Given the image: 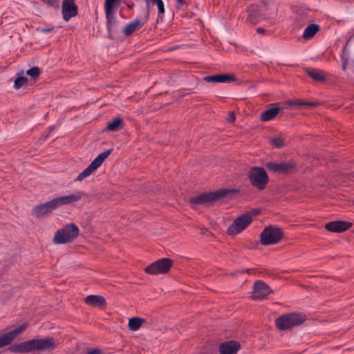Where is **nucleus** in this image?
<instances>
[{
  "instance_id": "27",
  "label": "nucleus",
  "mask_w": 354,
  "mask_h": 354,
  "mask_svg": "<svg viewBox=\"0 0 354 354\" xmlns=\"http://www.w3.org/2000/svg\"><path fill=\"white\" fill-rule=\"evenodd\" d=\"M23 74V71H21V73H17V75L18 77L16 78L14 83V87L17 90L21 88L24 84L28 83V78L22 76Z\"/></svg>"
},
{
  "instance_id": "37",
  "label": "nucleus",
  "mask_w": 354,
  "mask_h": 354,
  "mask_svg": "<svg viewBox=\"0 0 354 354\" xmlns=\"http://www.w3.org/2000/svg\"><path fill=\"white\" fill-rule=\"evenodd\" d=\"M236 119L235 114L233 112H230L228 114L227 120L230 122H233Z\"/></svg>"
},
{
  "instance_id": "12",
  "label": "nucleus",
  "mask_w": 354,
  "mask_h": 354,
  "mask_svg": "<svg viewBox=\"0 0 354 354\" xmlns=\"http://www.w3.org/2000/svg\"><path fill=\"white\" fill-rule=\"evenodd\" d=\"M272 293H274V291L264 281L258 280L254 283L252 292V299L263 300L266 298L268 295Z\"/></svg>"
},
{
  "instance_id": "19",
  "label": "nucleus",
  "mask_w": 354,
  "mask_h": 354,
  "mask_svg": "<svg viewBox=\"0 0 354 354\" xmlns=\"http://www.w3.org/2000/svg\"><path fill=\"white\" fill-rule=\"evenodd\" d=\"M84 301L86 304L93 307H97L101 309H104L106 307V299L101 295H88L84 299Z\"/></svg>"
},
{
  "instance_id": "36",
  "label": "nucleus",
  "mask_w": 354,
  "mask_h": 354,
  "mask_svg": "<svg viewBox=\"0 0 354 354\" xmlns=\"http://www.w3.org/2000/svg\"><path fill=\"white\" fill-rule=\"evenodd\" d=\"M86 354H102V351L100 348H93L88 351Z\"/></svg>"
},
{
  "instance_id": "13",
  "label": "nucleus",
  "mask_w": 354,
  "mask_h": 354,
  "mask_svg": "<svg viewBox=\"0 0 354 354\" xmlns=\"http://www.w3.org/2000/svg\"><path fill=\"white\" fill-rule=\"evenodd\" d=\"M107 21L106 28L109 32V38L115 39V34L118 32V21L115 16V9H104Z\"/></svg>"
},
{
  "instance_id": "22",
  "label": "nucleus",
  "mask_w": 354,
  "mask_h": 354,
  "mask_svg": "<svg viewBox=\"0 0 354 354\" xmlns=\"http://www.w3.org/2000/svg\"><path fill=\"white\" fill-rule=\"evenodd\" d=\"M123 124L122 118L120 117L114 118L111 122H108L105 130L113 132L118 131L122 128Z\"/></svg>"
},
{
  "instance_id": "4",
  "label": "nucleus",
  "mask_w": 354,
  "mask_h": 354,
  "mask_svg": "<svg viewBox=\"0 0 354 354\" xmlns=\"http://www.w3.org/2000/svg\"><path fill=\"white\" fill-rule=\"evenodd\" d=\"M80 230L74 223H71L59 229L55 234L53 242L65 244L73 242L79 235Z\"/></svg>"
},
{
  "instance_id": "8",
  "label": "nucleus",
  "mask_w": 354,
  "mask_h": 354,
  "mask_svg": "<svg viewBox=\"0 0 354 354\" xmlns=\"http://www.w3.org/2000/svg\"><path fill=\"white\" fill-rule=\"evenodd\" d=\"M265 6L252 4L248 7L247 10L241 15L242 21L245 23L252 25L257 24L261 20L265 19L263 17V12L265 11Z\"/></svg>"
},
{
  "instance_id": "6",
  "label": "nucleus",
  "mask_w": 354,
  "mask_h": 354,
  "mask_svg": "<svg viewBox=\"0 0 354 354\" xmlns=\"http://www.w3.org/2000/svg\"><path fill=\"white\" fill-rule=\"evenodd\" d=\"M248 178L252 186L259 190H263L269 182V176L265 169L261 167H251L248 173Z\"/></svg>"
},
{
  "instance_id": "30",
  "label": "nucleus",
  "mask_w": 354,
  "mask_h": 354,
  "mask_svg": "<svg viewBox=\"0 0 354 354\" xmlns=\"http://www.w3.org/2000/svg\"><path fill=\"white\" fill-rule=\"evenodd\" d=\"M270 142L277 149L282 148L285 145L284 140L281 138H272Z\"/></svg>"
},
{
  "instance_id": "39",
  "label": "nucleus",
  "mask_w": 354,
  "mask_h": 354,
  "mask_svg": "<svg viewBox=\"0 0 354 354\" xmlns=\"http://www.w3.org/2000/svg\"><path fill=\"white\" fill-rule=\"evenodd\" d=\"M256 32L258 33V34H264L266 32V30L263 28H257L256 30Z\"/></svg>"
},
{
  "instance_id": "14",
  "label": "nucleus",
  "mask_w": 354,
  "mask_h": 354,
  "mask_svg": "<svg viewBox=\"0 0 354 354\" xmlns=\"http://www.w3.org/2000/svg\"><path fill=\"white\" fill-rule=\"evenodd\" d=\"M62 14L65 21H68L72 17L77 15L78 8L75 3V0H63Z\"/></svg>"
},
{
  "instance_id": "17",
  "label": "nucleus",
  "mask_w": 354,
  "mask_h": 354,
  "mask_svg": "<svg viewBox=\"0 0 354 354\" xmlns=\"http://www.w3.org/2000/svg\"><path fill=\"white\" fill-rule=\"evenodd\" d=\"M240 348L241 345L238 342L231 340L221 343L218 351L220 354H236Z\"/></svg>"
},
{
  "instance_id": "32",
  "label": "nucleus",
  "mask_w": 354,
  "mask_h": 354,
  "mask_svg": "<svg viewBox=\"0 0 354 354\" xmlns=\"http://www.w3.org/2000/svg\"><path fill=\"white\" fill-rule=\"evenodd\" d=\"M26 327H27V324H23L22 325H21L20 326L15 328L14 330H11L10 332L12 333L13 337L15 339L17 335H19L24 330H26Z\"/></svg>"
},
{
  "instance_id": "31",
  "label": "nucleus",
  "mask_w": 354,
  "mask_h": 354,
  "mask_svg": "<svg viewBox=\"0 0 354 354\" xmlns=\"http://www.w3.org/2000/svg\"><path fill=\"white\" fill-rule=\"evenodd\" d=\"M156 6H157L158 10V17L162 21L163 19L162 15L165 12V6H164L163 1L162 0H156Z\"/></svg>"
},
{
  "instance_id": "34",
  "label": "nucleus",
  "mask_w": 354,
  "mask_h": 354,
  "mask_svg": "<svg viewBox=\"0 0 354 354\" xmlns=\"http://www.w3.org/2000/svg\"><path fill=\"white\" fill-rule=\"evenodd\" d=\"M146 272L154 274H155V262L151 263L149 266L145 268Z\"/></svg>"
},
{
  "instance_id": "20",
  "label": "nucleus",
  "mask_w": 354,
  "mask_h": 354,
  "mask_svg": "<svg viewBox=\"0 0 354 354\" xmlns=\"http://www.w3.org/2000/svg\"><path fill=\"white\" fill-rule=\"evenodd\" d=\"M274 106L269 108L261 113L260 115V120L263 122H267L273 120L279 113L281 109L279 106H276V104H271Z\"/></svg>"
},
{
  "instance_id": "26",
  "label": "nucleus",
  "mask_w": 354,
  "mask_h": 354,
  "mask_svg": "<svg viewBox=\"0 0 354 354\" xmlns=\"http://www.w3.org/2000/svg\"><path fill=\"white\" fill-rule=\"evenodd\" d=\"M15 339L12 333L10 331L0 336V348L10 345Z\"/></svg>"
},
{
  "instance_id": "16",
  "label": "nucleus",
  "mask_w": 354,
  "mask_h": 354,
  "mask_svg": "<svg viewBox=\"0 0 354 354\" xmlns=\"http://www.w3.org/2000/svg\"><path fill=\"white\" fill-rule=\"evenodd\" d=\"M203 80L208 83L232 82L236 80V77L232 74H218L206 75L203 77Z\"/></svg>"
},
{
  "instance_id": "18",
  "label": "nucleus",
  "mask_w": 354,
  "mask_h": 354,
  "mask_svg": "<svg viewBox=\"0 0 354 354\" xmlns=\"http://www.w3.org/2000/svg\"><path fill=\"white\" fill-rule=\"evenodd\" d=\"M174 265V261L169 258H162L156 260V274H167Z\"/></svg>"
},
{
  "instance_id": "2",
  "label": "nucleus",
  "mask_w": 354,
  "mask_h": 354,
  "mask_svg": "<svg viewBox=\"0 0 354 354\" xmlns=\"http://www.w3.org/2000/svg\"><path fill=\"white\" fill-rule=\"evenodd\" d=\"M56 348V344L53 337L44 339H32L21 343L10 345L7 351L11 353H29L35 351H51Z\"/></svg>"
},
{
  "instance_id": "41",
  "label": "nucleus",
  "mask_w": 354,
  "mask_h": 354,
  "mask_svg": "<svg viewBox=\"0 0 354 354\" xmlns=\"http://www.w3.org/2000/svg\"><path fill=\"white\" fill-rule=\"evenodd\" d=\"M242 272H248V273H250V274H252V273L255 274V270H254V268H250V269L243 270L242 271Z\"/></svg>"
},
{
  "instance_id": "10",
  "label": "nucleus",
  "mask_w": 354,
  "mask_h": 354,
  "mask_svg": "<svg viewBox=\"0 0 354 354\" xmlns=\"http://www.w3.org/2000/svg\"><path fill=\"white\" fill-rule=\"evenodd\" d=\"M112 149H109L100 153L91 164L84 169L77 177V180L81 181L86 177L89 176L95 170H96L111 154Z\"/></svg>"
},
{
  "instance_id": "43",
  "label": "nucleus",
  "mask_w": 354,
  "mask_h": 354,
  "mask_svg": "<svg viewBox=\"0 0 354 354\" xmlns=\"http://www.w3.org/2000/svg\"><path fill=\"white\" fill-rule=\"evenodd\" d=\"M252 215H257L259 213V210L257 209H254L252 210Z\"/></svg>"
},
{
  "instance_id": "3",
  "label": "nucleus",
  "mask_w": 354,
  "mask_h": 354,
  "mask_svg": "<svg viewBox=\"0 0 354 354\" xmlns=\"http://www.w3.org/2000/svg\"><path fill=\"white\" fill-rule=\"evenodd\" d=\"M306 319V316L303 313H287L283 314L275 320V324L277 328L281 330H286L295 326L301 325Z\"/></svg>"
},
{
  "instance_id": "29",
  "label": "nucleus",
  "mask_w": 354,
  "mask_h": 354,
  "mask_svg": "<svg viewBox=\"0 0 354 354\" xmlns=\"http://www.w3.org/2000/svg\"><path fill=\"white\" fill-rule=\"evenodd\" d=\"M120 6V0H105L104 9H115Z\"/></svg>"
},
{
  "instance_id": "28",
  "label": "nucleus",
  "mask_w": 354,
  "mask_h": 354,
  "mask_svg": "<svg viewBox=\"0 0 354 354\" xmlns=\"http://www.w3.org/2000/svg\"><path fill=\"white\" fill-rule=\"evenodd\" d=\"M41 73V70L37 66H34L26 71L27 75L30 76L32 80H36Z\"/></svg>"
},
{
  "instance_id": "35",
  "label": "nucleus",
  "mask_w": 354,
  "mask_h": 354,
  "mask_svg": "<svg viewBox=\"0 0 354 354\" xmlns=\"http://www.w3.org/2000/svg\"><path fill=\"white\" fill-rule=\"evenodd\" d=\"M55 29L54 27L50 28H37V30L43 33H47L53 31Z\"/></svg>"
},
{
  "instance_id": "25",
  "label": "nucleus",
  "mask_w": 354,
  "mask_h": 354,
  "mask_svg": "<svg viewBox=\"0 0 354 354\" xmlns=\"http://www.w3.org/2000/svg\"><path fill=\"white\" fill-rule=\"evenodd\" d=\"M145 320L142 318L135 317L130 318L128 323V328L129 330L136 331L138 330L142 326V324Z\"/></svg>"
},
{
  "instance_id": "1",
  "label": "nucleus",
  "mask_w": 354,
  "mask_h": 354,
  "mask_svg": "<svg viewBox=\"0 0 354 354\" xmlns=\"http://www.w3.org/2000/svg\"><path fill=\"white\" fill-rule=\"evenodd\" d=\"M83 196H86V194L84 192H78L74 194L54 198L44 203L36 205L32 209V214L36 218H39L50 214L53 210L60 206L72 204L81 200Z\"/></svg>"
},
{
  "instance_id": "9",
  "label": "nucleus",
  "mask_w": 354,
  "mask_h": 354,
  "mask_svg": "<svg viewBox=\"0 0 354 354\" xmlns=\"http://www.w3.org/2000/svg\"><path fill=\"white\" fill-rule=\"evenodd\" d=\"M252 216L251 213L247 212L237 217L227 228V234L234 236L243 232L252 222Z\"/></svg>"
},
{
  "instance_id": "38",
  "label": "nucleus",
  "mask_w": 354,
  "mask_h": 354,
  "mask_svg": "<svg viewBox=\"0 0 354 354\" xmlns=\"http://www.w3.org/2000/svg\"><path fill=\"white\" fill-rule=\"evenodd\" d=\"M305 104H306L305 102H301L300 100H297V101L292 102L290 104V105L299 106H305Z\"/></svg>"
},
{
  "instance_id": "15",
  "label": "nucleus",
  "mask_w": 354,
  "mask_h": 354,
  "mask_svg": "<svg viewBox=\"0 0 354 354\" xmlns=\"http://www.w3.org/2000/svg\"><path fill=\"white\" fill-rule=\"evenodd\" d=\"M352 225L353 223L348 221H335L326 223L325 228L329 232L342 233L351 228Z\"/></svg>"
},
{
  "instance_id": "40",
  "label": "nucleus",
  "mask_w": 354,
  "mask_h": 354,
  "mask_svg": "<svg viewBox=\"0 0 354 354\" xmlns=\"http://www.w3.org/2000/svg\"><path fill=\"white\" fill-rule=\"evenodd\" d=\"M145 1H146L147 8H149L151 4L152 6L155 5V0H145Z\"/></svg>"
},
{
  "instance_id": "11",
  "label": "nucleus",
  "mask_w": 354,
  "mask_h": 354,
  "mask_svg": "<svg viewBox=\"0 0 354 354\" xmlns=\"http://www.w3.org/2000/svg\"><path fill=\"white\" fill-rule=\"evenodd\" d=\"M265 167L269 171L281 174H290L297 170L296 165L292 162H268L265 164Z\"/></svg>"
},
{
  "instance_id": "7",
  "label": "nucleus",
  "mask_w": 354,
  "mask_h": 354,
  "mask_svg": "<svg viewBox=\"0 0 354 354\" xmlns=\"http://www.w3.org/2000/svg\"><path fill=\"white\" fill-rule=\"evenodd\" d=\"M283 236L281 228L270 225L266 227L260 234V241L263 245H274L279 243Z\"/></svg>"
},
{
  "instance_id": "24",
  "label": "nucleus",
  "mask_w": 354,
  "mask_h": 354,
  "mask_svg": "<svg viewBox=\"0 0 354 354\" xmlns=\"http://www.w3.org/2000/svg\"><path fill=\"white\" fill-rule=\"evenodd\" d=\"M143 24V22H142L140 20L135 19L124 28L123 32L125 36H129L132 34L137 28L142 26Z\"/></svg>"
},
{
  "instance_id": "33",
  "label": "nucleus",
  "mask_w": 354,
  "mask_h": 354,
  "mask_svg": "<svg viewBox=\"0 0 354 354\" xmlns=\"http://www.w3.org/2000/svg\"><path fill=\"white\" fill-rule=\"evenodd\" d=\"M58 1L59 0H41V1L46 5L53 8H59Z\"/></svg>"
},
{
  "instance_id": "42",
  "label": "nucleus",
  "mask_w": 354,
  "mask_h": 354,
  "mask_svg": "<svg viewBox=\"0 0 354 354\" xmlns=\"http://www.w3.org/2000/svg\"><path fill=\"white\" fill-rule=\"evenodd\" d=\"M305 106H309L311 107H314L316 106V103L315 102H306Z\"/></svg>"
},
{
  "instance_id": "44",
  "label": "nucleus",
  "mask_w": 354,
  "mask_h": 354,
  "mask_svg": "<svg viewBox=\"0 0 354 354\" xmlns=\"http://www.w3.org/2000/svg\"><path fill=\"white\" fill-rule=\"evenodd\" d=\"M178 3L183 5L185 3V0H176Z\"/></svg>"
},
{
  "instance_id": "21",
  "label": "nucleus",
  "mask_w": 354,
  "mask_h": 354,
  "mask_svg": "<svg viewBox=\"0 0 354 354\" xmlns=\"http://www.w3.org/2000/svg\"><path fill=\"white\" fill-rule=\"evenodd\" d=\"M306 73L313 80L323 82L326 81V76L324 71L314 68H306Z\"/></svg>"
},
{
  "instance_id": "5",
  "label": "nucleus",
  "mask_w": 354,
  "mask_h": 354,
  "mask_svg": "<svg viewBox=\"0 0 354 354\" xmlns=\"http://www.w3.org/2000/svg\"><path fill=\"white\" fill-rule=\"evenodd\" d=\"M237 192L234 189H221L207 193H203L198 196L192 197L189 202L192 204L203 205L210 202L216 201L226 196L229 194Z\"/></svg>"
},
{
  "instance_id": "23",
  "label": "nucleus",
  "mask_w": 354,
  "mask_h": 354,
  "mask_svg": "<svg viewBox=\"0 0 354 354\" xmlns=\"http://www.w3.org/2000/svg\"><path fill=\"white\" fill-rule=\"evenodd\" d=\"M319 26L316 24H312L308 26L303 33V38L308 40L312 39L319 30Z\"/></svg>"
}]
</instances>
